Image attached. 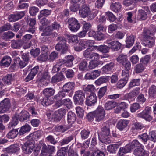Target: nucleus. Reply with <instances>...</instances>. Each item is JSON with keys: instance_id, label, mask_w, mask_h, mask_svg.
I'll use <instances>...</instances> for the list:
<instances>
[{"instance_id": "35", "label": "nucleus", "mask_w": 156, "mask_h": 156, "mask_svg": "<svg viewBox=\"0 0 156 156\" xmlns=\"http://www.w3.org/2000/svg\"><path fill=\"white\" fill-rule=\"evenodd\" d=\"M23 44V41L19 39L13 40L11 41V47L14 49L19 48Z\"/></svg>"}, {"instance_id": "40", "label": "nucleus", "mask_w": 156, "mask_h": 156, "mask_svg": "<svg viewBox=\"0 0 156 156\" xmlns=\"http://www.w3.org/2000/svg\"><path fill=\"white\" fill-rule=\"evenodd\" d=\"M12 80V76L11 74H7L3 77L2 80L5 85H9L11 84V81Z\"/></svg>"}, {"instance_id": "26", "label": "nucleus", "mask_w": 156, "mask_h": 156, "mask_svg": "<svg viewBox=\"0 0 156 156\" xmlns=\"http://www.w3.org/2000/svg\"><path fill=\"white\" fill-rule=\"evenodd\" d=\"M20 149L19 146L17 144L10 145L6 148V151L8 153H15L18 151Z\"/></svg>"}, {"instance_id": "5", "label": "nucleus", "mask_w": 156, "mask_h": 156, "mask_svg": "<svg viewBox=\"0 0 156 156\" xmlns=\"http://www.w3.org/2000/svg\"><path fill=\"white\" fill-rule=\"evenodd\" d=\"M66 113V109L62 108L54 112L48 113L47 116L49 117V119H54L55 120L59 121L65 115Z\"/></svg>"}, {"instance_id": "34", "label": "nucleus", "mask_w": 156, "mask_h": 156, "mask_svg": "<svg viewBox=\"0 0 156 156\" xmlns=\"http://www.w3.org/2000/svg\"><path fill=\"white\" fill-rule=\"evenodd\" d=\"M124 78L120 80L117 84V88L121 89L127 83L128 77H123Z\"/></svg>"}, {"instance_id": "6", "label": "nucleus", "mask_w": 156, "mask_h": 156, "mask_svg": "<svg viewBox=\"0 0 156 156\" xmlns=\"http://www.w3.org/2000/svg\"><path fill=\"white\" fill-rule=\"evenodd\" d=\"M84 98L85 94L83 91L79 90L76 91L73 97L75 104L77 105H82Z\"/></svg>"}, {"instance_id": "31", "label": "nucleus", "mask_w": 156, "mask_h": 156, "mask_svg": "<svg viewBox=\"0 0 156 156\" xmlns=\"http://www.w3.org/2000/svg\"><path fill=\"white\" fill-rule=\"evenodd\" d=\"M18 118L17 113H16L12 117L11 121L9 124V127L11 128L16 126L19 122Z\"/></svg>"}, {"instance_id": "43", "label": "nucleus", "mask_w": 156, "mask_h": 156, "mask_svg": "<svg viewBox=\"0 0 156 156\" xmlns=\"http://www.w3.org/2000/svg\"><path fill=\"white\" fill-rule=\"evenodd\" d=\"M109 80V77L106 76L105 77H101L95 81L96 84L99 85L104 83H106Z\"/></svg>"}, {"instance_id": "12", "label": "nucleus", "mask_w": 156, "mask_h": 156, "mask_svg": "<svg viewBox=\"0 0 156 156\" xmlns=\"http://www.w3.org/2000/svg\"><path fill=\"white\" fill-rule=\"evenodd\" d=\"M150 13L148 7L144 8V9H139L138 11L137 18L140 20H146L148 17L147 15Z\"/></svg>"}, {"instance_id": "18", "label": "nucleus", "mask_w": 156, "mask_h": 156, "mask_svg": "<svg viewBox=\"0 0 156 156\" xmlns=\"http://www.w3.org/2000/svg\"><path fill=\"white\" fill-rule=\"evenodd\" d=\"M108 44L109 48L114 51H118L120 49L122 45L119 42L115 41L110 42H108Z\"/></svg>"}, {"instance_id": "41", "label": "nucleus", "mask_w": 156, "mask_h": 156, "mask_svg": "<svg viewBox=\"0 0 156 156\" xmlns=\"http://www.w3.org/2000/svg\"><path fill=\"white\" fill-rule=\"evenodd\" d=\"M61 72H64L68 78L73 77L74 75V72L72 69H67L66 68H63Z\"/></svg>"}, {"instance_id": "27", "label": "nucleus", "mask_w": 156, "mask_h": 156, "mask_svg": "<svg viewBox=\"0 0 156 156\" xmlns=\"http://www.w3.org/2000/svg\"><path fill=\"white\" fill-rule=\"evenodd\" d=\"M64 79V76L62 72L54 76L51 79L52 82L55 83L63 80Z\"/></svg>"}, {"instance_id": "58", "label": "nucleus", "mask_w": 156, "mask_h": 156, "mask_svg": "<svg viewBox=\"0 0 156 156\" xmlns=\"http://www.w3.org/2000/svg\"><path fill=\"white\" fill-rule=\"evenodd\" d=\"M140 108L141 106L139 104L135 103L131 104L130 107V110L133 113Z\"/></svg>"}, {"instance_id": "22", "label": "nucleus", "mask_w": 156, "mask_h": 156, "mask_svg": "<svg viewBox=\"0 0 156 156\" xmlns=\"http://www.w3.org/2000/svg\"><path fill=\"white\" fill-rule=\"evenodd\" d=\"M141 148H137L134 151V154L137 156H148L149 152L146 151L142 147Z\"/></svg>"}, {"instance_id": "14", "label": "nucleus", "mask_w": 156, "mask_h": 156, "mask_svg": "<svg viewBox=\"0 0 156 156\" xmlns=\"http://www.w3.org/2000/svg\"><path fill=\"white\" fill-rule=\"evenodd\" d=\"M82 6L79 10V14L80 16L83 18H85L90 13V11L89 7L86 5L85 4V1L84 0H82Z\"/></svg>"}, {"instance_id": "64", "label": "nucleus", "mask_w": 156, "mask_h": 156, "mask_svg": "<svg viewBox=\"0 0 156 156\" xmlns=\"http://www.w3.org/2000/svg\"><path fill=\"white\" fill-rule=\"evenodd\" d=\"M91 156H105V155L103 152L94 148L93 153Z\"/></svg>"}, {"instance_id": "38", "label": "nucleus", "mask_w": 156, "mask_h": 156, "mask_svg": "<svg viewBox=\"0 0 156 156\" xmlns=\"http://www.w3.org/2000/svg\"><path fill=\"white\" fill-rule=\"evenodd\" d=\"M53 30L51 28V26H48L46 27L43 32L41 34V36H49L52 34Z\"/></svg>"}, {"instance_id": "19", "label": "nucleus", "mask_w": 156, "mask_h": 156, "mask_svg": "<svg viewBox=\"0 0 156 156\" xmlns=\"http://www.w3.org/2000/svg\"><path fill=\"white\" fill-rule=\"evenodd\" d=\"M101 73L98 70H94L91 73H87L85 75V78L87 80H94L99 76Z\"/></svg>"}, {"instance_id": "59", "label": "nucleus", "mask_w": 156, "mask_h": 156, "mask_svg": "<svg viewBox=\"0 0 156 156\" xmlns=\"http://www.w3.org/2000/svg\"><path fill=\"white\" fill-rule=\"evenodd\" d=\"M51 12V11L48 9H44L40 12V14L38 16L39 19L44 16H47L50 15Z\"/></svg>"}, {"instance_id": "33", "label": "nucleus", "mask_w": 156, "mask_h": 156, "mask_svg": "<svg viewBox=\"0 0 156 156\" xmlns=\"http://www.w3.org/2000/svg\"><path fill=\"white\" fill-rule=\"evenodd\" d=\"M49 78V76L48 75V73L47 71H44L42 73V77L39 81L38 85L41 86V84L42 83L43 85L46 82L44 81V79L48 80Z\"/></svg>"}, {"instance_id": "54", "label": "nucleus", "mask_w": 156, "mask_h": 156, "mask_svg": "<svg viewBox=\"0 0 156 156\" xmlns=\"http://www.w3.org/2000/svg\"><path fill=\"white\" fill-rule=\"evenodd\" d=\"M117 61L122 64L128 61L127 56L126 55L121 54L116 58Z\"/></svg>"}, {"instance_id": "62", "label": "nucleus", "mask_w": 156, "mask_h": 156, "mask_svg": "<svg viewBox=\"0 0 156 156\" xmlns=\"http://www.w3.org/2000/svg\"><path fill=\"white\" fill-rule=\"evenodd\" d=\"M67 149L66 147L62 148L58 150L55 156H65L66 154Z\"/></svg>"}, {"instance_id": "17", "label": "nucleus", "mask_w": 156, "mask_h": 156, "mask_svg": "<svg viewBox=\"0 0 156 156\" xmlns=\"http://www.w3.org/2000/svg\"><path fill=\"white\" fill-rule=\"evenodd\" d=\"M125 69L122 71V75L123 77H129V71L131 69V63L128 60L122 64Z\"/></svg>"}, {"instance_id": "8", "label": "nucleus", "mask_w": 156, "mask_h": 156, "mask_svg": "<svg viewBox=\"0 0 156 156\" xmlns=\"http://www.w3.org/2000/svg\"><path fill=\"white\" fill-rule=\"evenodd\" d=\"M96 121L100 122L104 119L105 113V111L101 106H99L96 110L94 111Z\"/></svg>"}, {"instance_id": "13", "label": "nucleus", "mask_w": 156, "mask_h": 156, "mask_svg": "<svg viewBox=\"0 0 156 156\" xmlns=\"http://www.w3.org/2000/svg\"><path fill=\"white\" fill-rule=\"evenodd\" d=\"M91 41L90 40L87 41L81 40L77 45L74 47V49L76 51H79L85 48H87L88 47H91L93 45H89V43H91Z\"/></svg>"}, {"instance_id": "47", "label": "nucleus", "mask_w": 156, "mask_h": 156, "mask_svg": "<svg viewBox=\"0 0 156 156\" xmlns=\"http://www.w3.org/2000/svg\"><path fill=\"white\" fill-rule=\"evenodd\" d=\"M111 7L114 11L118 12L120 11L121 5L119 2H116L114 3H112L111 5Z\"/></svg>"}, {"instance_id": "37", "label": "nucleus", "mask_w": 156, "mask_h": 156, "mask_svg": "<svg viewBox=\"0 0 156 156\" xmlns=\"http://www.w3.org/2000/svg\"><path fill=\"white\" fill-rule=\"evenodd\" d=\"M15 36V34L12 31H9L7 32H5L3 34V39L5 41H8L9 39L12 38Z\"/></svg>"}, {"instance_id": "45", "label": "nucleus", "mask_w": 156, "mask_h": 156, "mask_svg": "<svg viewBox=\"0 0 156 156\" xmlns=\"http://www.w3.org/2000/svg\"><path fill=\"white\" fill-rule=\"evenodd\" d=\"M93 53L91 51L90 48H87L83 52V55L87 60H90L91 55Z\"/></svg>"}, {"instance_id": "9", "label": "nucleus", "mask_w": 156, "mask_h": 156, "mask_svg": "<svg viewBox=\"0 0 156 156\" xmlns=\"http://www.w3.org/2000/svg\"><path fill=\"white\" fill-rule=\"evenodd\" d=\"M34 141L33 140L26 142L22 147L24 152L26 154L31 153L34 149Z\"/></svg>"}, {"instance_id": "29", "label": "nucleus", "mask_w": 156, "mask_h": 156, "mask_svg": "<svg viewBox=\"0 0 156 156\" xmlns=\"http://www.w3.org/2000/svg\"><path fill=\"white\" fill-rule=\"evenodd\" d=\"M131 150L136 147H142L143 146L137 140H134L128 144Z\"/></svg>"}, {"instance_id": "21", "label": "nucleus", "mask_w": 156, "mask_h": 156, "mask_svg": "<svg viewBox=\"0 0 156 156\" xmlns=\"http://www.w3.org/2000/svg\"><path fill=\"white\" fill-rule=\"evenodd\" d=\"M12 59L8 56H4L0 62V65L5 67H8L11 64Z\"/></svg>"}, {"instance_id": "56", "label": "nucleus", "mask_w": 156, "mask_h": 156, "mask_svg": "<svg viewBox=\"0 0 156 156\" xmlns=\"http://www.w3.org/2000/svg\"><path fill=\"white\" fill-rule=\"evenodd\" d=\"M66 92L63 90L59 91L58 94L54 96V98L56 100H61L66 96Z\"/></svg>"}, {"instance_id": "44", "label": "nucleus", "mask_w": 156, "mask_h": 156, "mask_svg": "<svg viewBox=\"0 0 156 156\" xmlns=\"http://www.w3.org/2000/svg\"><path fill=\"white\" fill-rule=\"evenodd\" d=\"M79 69L82 71L88 70V65L87 61L85 60H83L79 64Z\"/></svg>"}, {"instance_id": "36", "label": "nucleus", "mask_w": 156, "mask_h": 156, "mask_svg": "<svg viewBox=\"0 0 156 156\" xmlns=\"http://www.w3.org/2000/svg\"><path fill=\"white\" fill-rule=\"evenodd\" d=\"M19 134L17 129H13L12 130L10 131L7 134V137L9 139H13L16 137Z\"/></svg>"}, {"instance_id": "48", "label": "nucleus", "mask_w": 156, "mask_h": 156, "mask_svg": "<svg viewBox=\"0 0 156 156\" xmlns=\"http://www.w3.org/2000/svg\"><path fill=\"white\" fill-rule=\"evenodd\" d=\"M30 126L28 125H26L22 126L19 132L20 135H23L26 132H28L30 130Z\"/></svg>"}, {"instance_id": "55", "label": "nucleus", "mask_w": 156, "mask_h": 156, "mask_svg": "<svg viewBox=\"0 0 156 156\" xmlns=\"http://www.w3.org/2000/svg\"><path fill=\"white\" fill-rule=\"evenodd\" d=\"M151 59V56L149 55H147L144 57L141 58L140 62L145 66L149 62Z\"/></svg>"}, {"instance_id": "3", "label": "nucleus", "mask_w": 156, "mask_h": 156, "mask_svg": "<svg viewBox=\"0 0 156 156\" xmlns=\"http://www.w3.org/2000/svg\"><path fill=\"white\" fill-rule=\"evenodd\" d=\"M56 41L58 43L55 46V49L57 51L61 50V53L62 54L65 53L68 49L66 39L60 36L57 37Z\"/></svg>"}, {"instance_id": "46", "label": "nucleus", "mask_w": 156, "mask_h": 156, "mask_svg": "<svg viewBox=\"0 0 156 156\" xmlns=\"http://www.w3.org/2000/svg\"><path fill=\"white\" fill-rule=\"evenodd\" d=\"M40 100L41 104L44 106H48L53 103V101L50 100L49 97L46 96L41 99Z\"/></svg>"}, {"instance_id": "24", "label": "nucleus", "mask_w": 156, "mask_h": 156, "mask_svg": "<svg viewBox=\"0 0 156 156\" xmlns=\"http://www.w3.org/2000/svg\"><path fill=\"white\" fill-rule=\"evenodd\" d=\"M129 123V121L126 120H120L117 124V127L120 130H122L126 127Z\"/></svg>"}, {"instance_id": "32", "label": "nucleus", "mask_w": 156, "mask_h": 156, "mask_svg": "<svg viewBox=\"0 0 156 156\" xmlns=\"http://www.w3.org/2000/svg\"><path fill=\"white\" fill-rule=\"evenodd\" d=\"M76 115L72 112H69L67 115V121L68 123L72 124L76 120Z\"/></svg>"}, {"instance_id": "16", "label": "nucleus", "mask_w": 156, "mask_h": 156, "mask_svg": "<svg viewBox=\"0 0 156 156\" xmlns=\"http://www.w3.org/2000/svg\"><path fill=\"white\" fill-rule=\"evenodd\" d=\"M97 99L95 94L94 93H91L87 97L86 104L88 106L94 105L96 103Z\"/></svg>"}, {"instance_id": "15", "label": "nucleus", "mask_w": 156, "mask_h": 156, "mask_svg": "<svg viewBox=\"0 0 156 156\" xmlns=\"http://www.w3.org/2000/svg\"><path fill=\"white\" fill-rule=\"evenodd\" d=\"M151 111V108L147 107L141 112L138 114L137 116L138 117L144 119L146 120L150 121L152 119V118L149 114V113Z\"/></svg>"}, {"instance_id": "39", "label": "nucleus", "mask_w": 156, "mask_h": 156, "mask_svg": "<svg viewBox=\"0 0 156 156\" xmlns=\"http://www.w3.org/2000/svg\"><path fill=\"white\" fill-rule=\"evenodd\" d=\"M117 105L116 102L113 101H109L106 103L104 105L105 109L110 110L115 107Z\"/></svg>"}, {"instance_id": "28", "label": "nucleus", "mask_w": 156, "mask_h": 156, "mask_svg": "<svg viewBox=\"0 0 156 156\" xmlns=\"http://www.w3.org/2000/svg\"><path fill=\"white\" fill-rule=\"evenodd\" d=\"M131 150L128 144L125 147H120L119 151V155L120 156H122L126 153L130 152Z\"/></svg>"}, {"instance_id": "2", "label": "nucleus", "mask_w": 156, "mask_h": 156, "mask_svg": "<svg viewBox=\"0 0 156 156\" xmlns=\"http://www.w3.org/2000/svg\"><path fill=\"white\" fill-rule=\"evenodd\" d=\"M99 138L102 142L108 144L111 142L110 130L109 128L104 126L102 128L101 130L98 132Z\"/></svg>"}, {"instance_id": "1", "label": "nucleus", "mask_w": 156, "mask_h": 156, "mask_svg": "<svg viewBox=\"0 0 156 156\" xmlns=\"http://www.w3.org/2000/svg\"><path fill=\"white\" fill-rule=\"evenodd\" d=\"M156 32L154 27L151 26L148 29H144V45L147 47L151 48L155 44L154 34Z\"/></svg>"}, {"instance_id": "25", "label": "nucleus", "mask_w": 156, "mask_h": 156, "mask_svg": "<svg viewBox=\"0 0 156 156\" xmlns=\"http://www.w3.org/2000/svg\"><path fill=\"white\" fill-rule=\"evenodd\" d=\"M91 48L92 49H97L99 51L103 53H107L108 52L109 47L105 45H100L98 47L97 46H92Z\"/></svg>"}, {"instance_id": "61", "label": "nucleus", "mask_w": 156, "mask_h": 156, "mask_svg": "<svg viewBox=\"0 0 156 156\" xmlns=\"http://www.w3.org/2000/svg\"><path fill=\"white\" fill-rule=\"evenodd\" d=\"M83 89L85 91L90 92L91 93H94L95 90V87L93 85H88L87 86H84Z\"/></svg>"}, {"instance_id": "50", "label": "nucleus", "mask_w": 156, "mask_h": 156, "mask_svg": "<svg viewBox=\"0 0 156 156\" xmlns=\"http://www.w3.org/2000/svg\"><path fill=\"white\" fill-rule=\"evenodd\" d=\"M90 132L88 130L83 129L80 132V134L81 139L85 140L88 138L90 134Z\"/></svg>"}, {"instance_id": "23", "label": "nucleus", "mask_w": 156, "mask_h": 156, "mask_svg": "<svg viewBox=\"0 0 156 156\" xmlns=\"http://www.w3.org/2000/svg\"><path fill=\"white\" fill-rule=\"evenodd\" d=\"M75 86L74 82H69L66 83L63 86L62 90L67 93L69 92L71 90L73 89Z\"/></svg>"}, {"instance_id": "51", "label": "nucleus", "mask_w": 156, "mask_h": 156, "mask_svg": "<svg viewBox=\"0 0 156 156\" xmlns=\"http://www.w3.org/2000/svg\"><path fill=\"white\" fill-rule=\"evenodd\" d=\"M145 66L141 63L137 64L135 67V72L137 73H139L143 72L145 69Z\"/></svg>"}, {"instance_id": "52", "label": "nucleus", "mask_w": 156, "mask_h": 156, "mask_svg": "<svg viewBox=\"0 0 156 156\" xmlns=\"http://www.w3.org/2000/svg\"><path fill=\"white\" fill-rule=\"evenodd\" d=\"M119 147V145L118 144H110L108 146L107 150L111 153H114Z\"/></svg>"}, {"instance_id": "10", "label": "nucleus", "mask_w": 156, "mask_h": 156, "mask_svg": "<svg viewBox=\"0 0 156 156\" xmlns=\"http://www.w3.org/2000/svg\"><path fill=\"white\" fill-rule=\"evenodd\" d=\"M10 101L6 98L0 103V113H4L8 111L10 107Z\"/></svg>"}, {"instance_id": "7", "label": "nucleus", "mask_w": 156, "mask_h": 156, "mask_svg": "<svg viewBox=\"0 0 156 156\" xmlns=\"http://www.w3.org/2000/svg\"><path fill=\"white\" fill-rule=\"evenodd\" d=\"M68 27L73 32L77 31L80 27V24L75 18H70L68 20Z\"/></svg>"}, {"instance_id": "11", "label": "nucleus", "mask_w": 156, "mask_h": 156, "mask_svg": "<svg viewBox=\"0 0 156 156\" xmlns=\"http://www.w3.org/2000/svg\"><path fill=\"white\" fill-rule=\"evenodd\" d=\"M25 15L24 11L18 12L9 15L8 17L9 21L14 22L22 18Z\"/></svg>"}, {"instance_id": "20", "label": "nucleus", "mask_w": 156, "mask_h": 156, "mask_svg": "<svg viewBox=\"0 0 156 156\" xmlns=\"http://www.w3.org/2000/svg\"><path fill=\"white\" fill-rule=\"evenodd\" d=\"M19 119L20 121L27 122L29 120L30 116L29 113L26 111H22L20 113H17Z\"/></svg>"}, {"instance_id": "49", "label": "nucleus", "mask_w": 156, "mask_h": 156, "mask_svg": "<svg viewBox=\"0 0 156 156\" xmlns=\"http://www.w3.org/2000/svg\"><path fill=\"white\" fill-rule=\"evenodd\" d=\"M66 60V66H67L71 67L73 65V61L74 59V58L72 55H68L65 58Z\"/></svg>"}, {"instance_id": "63", "label": "nucleus", "mask_w": 156, "mask_h": 156, "mask_svg": "<svg viewBox=\"0 0 156 156\" xmlns=\"http://www.w3.org/2000/svg\"><path fill=\"white\" fill-rule=\"evenodd\" d=\"M149 95L151 97H153L156 95V86L154 85L151 86L149 90Z\"/></svg>"}, {"instance_id": "4", "label": "nucleus", "mask_w": 156, "mask_h": 156, "mask_svg": "<svg viewBox=\"0 0 156 156\" xmlns=\"http://www.w3.org/2000/svg\"><path fill=\"white\" fill-rule=\"evenodd\" d=\"M55 147L48 145L47 146L45 143L43 144L41 149V156H51L55 151Z\"/></svg>"}, {"instance_id": "53", "label": "nucleus", "mask_w": 156, "mask_h": 156, "mask_svg": "<svg viewBox=\"0 0 156 156\" xmlns=\"http://www.w3.org/2000/svg\"><path fill=\"white\" fill-rule=\"evenodd\" d=\"M114 66L113 63L111 62L109 64H107L103 67V71L106 73L108 71H111Z\"/></svg>"}, {"instance_id": "30", "label": "nucleus", "mask_w": 156, "mask_h": 156, "mask_svg": "<svg viewBox=\"0 0 156 156\" xmlns=\"http://www.w3.org/2000/svg\"><path fill=\"white\" fill-rule=\"evenodd\" d=\"M135 37L133 35L128 36L126 41V45L127 48H129L132 46L134 41Z\"/></svg>"}, {"instance_id": "60", "label": "nucleus", "mask_w": 156, "mask_h": 156, "mask_svg": "<svg viewBox=\"0 0 156 156\" xmlns=\"http://www.w3.org/2000/svg\"><path fill=\"white\" fill-rule=\"evenodd\" d=\"M107 90V87H103L100 88L98 92V97L99 99L101 98L105 95Z\"/></svg>"}, {"instance_id": "42", "label": "nucleus", "mask_w": 156, "mask_h": 156, "mask_svg": "<svg viewBox=\"0 0 156 156\" xmlns=\"http://www.w3.org/2000/svg\"><path fill=\"white\" fill-rule=\"evenodd\" d=\"M55 90L52 88H48L45 89L43 91V93L45 96L50 97L53 95L55 93Z\"/></svg>"}, {"instance_id": "57", "label": "nucleus", "mask_w": 156, "mask_h": 156, "mask_svg": "<svg viewBox=\"0 0 156 156\" xmlns=\"http://www.w3.org/2000/svg\"><path fill=\"white\" fill-rule=\"evenodd\" d=\"M148 136L149 140L155 143L156 142V132L154 131H152L149 133Z\"/></svg>"}]
</instances>
